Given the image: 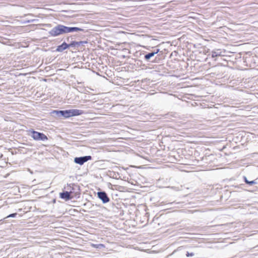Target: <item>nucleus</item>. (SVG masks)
Instances as JSON below:
<instances>
[{
	"mask_svg": "<svg viewBox=\"0 0 258 258\" xmlns=\"http://www.w3.org/2000/svg\"><path fill=\"white\" fill-rule=\"evenodd\" d=\"M79 31L86 33L88 30L78 27H68L62 24H57L48 31V34L51 36L57 37L69 33Z\"/></svg>",
	"mask_w": 258,
	"mask_h": 258,
	"instance_id": "1",
	"label": "nucleus"
},
{
	"mask_svg": "<svg viewBox=\"0 0 258 258\" xmlns=\"http://www.w3.org/2000/svg\"><path fill=\"white\" fill-rule=\"evenodd\" d=\"M144 59L148 62L160 63L164 59L162 51L158 46L153 47V50L145 54Z\"/></svg>",
	"mask_w": 258,
	"mask_h": 258,
	"instance_id": "2",
	"label": "nucleus"
},
{
	"mask_svg": "<svg viewBox=\"0 0 258 258\" xmlns=\"http://www.w3.org/2000/svg\"><path fill=\"white\" fill-rule=\"evenodd\" d=\"M28 132V135L35 141H44L48 140L47 137L43 133L37 132L32 128L29 130Z\"/></svg>",
	"mask_w": 258,
	"mask_h": 258,
	"instance_id": "3",
	"label": "nucleus"
},
{
	"mask_svg": "<svg viewBox=\"0 0 258 258\" xmlns=\"http://www.w3.org/2000/svg\"><path fill=\"white\" fill-rule=\"evenodd\" d=\"M92 159V157L90 155L76 157L74 159V162L77 164L80 165H83L85 163L87 162L89 160H91Z\"/></svg>",
	"mask_w": 258,
	"mask_h": 258,
	"instance_id": "4",
	"label": "nucleus"
},
{
	"mask_svg": "<svg viewBox=\"0 0 258 258\" xmlns=\"http://www.w3.org/2000/svg\"><path fill=\"white\" fill-rule=\"evenodd\" d=\"M97 197L100 199L103 204H106L110 201V198L105 191H99L97 193Z\"/></svg>",
	"mask_w": 258,
	"mask_h": 258,
	"instance_id": "5",
	"label": "nucleus"
},
{
	"mask_svg": "<svg viewBox=\"0 0 258 258\" xmlns=\"http://www.w3.org/2000/svg\"><path fill=\"white\" fill-rule=\"evenodd\" d=\"M71 47V43H67L65 41L63 42L61 44L56 47L55 51L56 52H62L64 50Z\"/></svg>",
	"mask_w": 258,
	"mask_h": 258,
	"instance_id": "6",
	"label": "nucleus"
},
{
	"mask_svg": "<svg viewBox=\"0 0 258 258\" xmlns=\"http://www.w3.org/2000/svg\"><path fill=\"white\" fill-rule=\"evenodd\" d=\"M68 111L69 117L82 115L84 113V110L77 109H68Z\"/></svg>",
	"mask_w": 258,
	"mask_h": 258,
	"instance_id": "7",
	"label": "nucleus"
},
{
	"mask_svg": "<svg viewBox=\"0 0 258 258\" xmlns=\"http://www.w3.org/2000/svg\"><path fill=\"white\" fill-rule=\"evenodd\" d=\"M59 198L61 199L68 201L73 199V196L71 195L70 192L63 191L59 193Z\"/></svg>",
	"mask_w": 258,
	"mask_h": 258,
	"instance_id": "8",
	"label": "nucleus"
},
{
	"mask_svg": "<svg viewBox=\"0 0 258 258\" xmlns=\"http://www.w3.org/2000/svg\"><path fill=\"white\" fill-rule=\"evenodd\" d=\"M71 47H74V48H79L81 46H83L85 44H87L88 42L87 41H72L71 42Z\"/></svg>",
	"mask_w": 258,
	"mask_h": 258,
	"instance_id": "9",
	"label": "nucleus"
},
{
	"mask_svg": "<svg viewBox=\"0 0 258 258\" xmlns=\"http://www.w3.org/2000/svg\"><path fill=\"white\" fill-rule=\"evenodd\" d=\"M221 49H216L213 50L211 52V56L212 58H215L218 56H221L223 55L222 54Z\"/></svg>",
	"mask_w": 258,
	"mask_h": 258,
	"instance_id": "10",
	"label": "nucleus"
},
{
	"mask_svg": "<svg viewBox=\"0 0 258 258\" xmlns=\"http://www.w3.org/2000/svg\"><path fill=\"white\" fill-rule=\"evenodd\" d=\"M243 180H244V182L246 184H248L249 185H252L253 184H255L257 183V182L255 181V180H251V181H249V180H248L247 179L246 177L245 176H243Z\"/></svg>",
	"mask_w": 258,
	"mask_h": 258,
	"instance_id": "11",
	"label": "nucleus"
},
{
	"mask_svg": "<svg viewBox=\"0 0 258 258\" xmlns=\"http://www.w3.org/2000/svg\"><path fill=\"white\" fill-rule=\"evenodd\" d=\"M68 112H69L68 109L61 110L60 117H62L64 118H69V113Z\"/></svg>",
	"mask_w": 258,
	"mask_h": 258,
	"instance_id": "12",
	"label": "nucleus"
},
{
	"mask_svg": "<svg viewBox=\"0 0 258 258\" xmlns=\"http://www.w3.org/2000/svg\"><path fill=\"white\" fill-rule=\"evenodd\" d=\"M51 113L53 114L52 116L60 117L61 110H54L51 112Z\"/></svg>",
	"mask_w": 258,
	"mask_h": 258,
	"instance_id": "13",
	"label": "nucleus"
},
{
	"mask_svg": "<svg viewBox=\"0 0 258 258\" xmlns=\"http://www.w3.org/2000/svg\"><path fill=\"white\" fill-rule=\"evenodd\" d=\"M93 246L96 248L101 249L102 248H104L105 245L103 244H93Z\"/></svg>",
	"mask_w": 258,
	"mask_h": 258,
	"instance_id": "14",
	"label": "nucleus"
},
{
	"mask_svg": "<svg viewBox=\"0 0 258 258\" xmlns=\"http://www.w3.org/2000/svg\"><path fill=\"white\" fill-rule=\"evenodd\" d=\"M17 215V213L10 214L9 215H8L5 219H7V218H15Z\"/></svg>",
	"mask_w": 258,
	"mask_h": 258,
	"instance_id": "15",
	"label": "nucleus"
},
{
	"mask_svg": "<svg viewBox=\"0 0 258 258\" xmlns=\"http://www.w3.org/2000/svg\"><path fill=\"white\" fill-rule=\"evenodd\" d=\"M195 255V253L194 252H190L189 251H186V253H185V255L187 256V257H189V256H192Z\"/></svg>",
	"mask_w": 258,
	"mask_h": 258,
	"instance_id": "16",
	"label": "nucleus"
},
{
	"mask_svg": "<svg viewBox=\"0 0 258 258\" xmlns=\"http://www.w3.org/2000/svg\"><path fill=\"white\" fill-rule=\"evenodd\" d=\"M35 21V20H28L27 22L28 23H31V22H33Z\"/></svg>",
	"mask_w": 258,
	"mask_h": 258,
	"instance_id": "17",
	"label": "nucleus"
},
{
	"mask_svg": "<svg viewBox=\"0 0 258 258\" xmlns=\"http://www.w3.org/2000/svg\"><path fill=\"white\" fill-rule=\"evenodd\" d=\"M124 214L123 211H122L120 212V213L119 214L120 215H123Z\"/></svg>",
	"mask_w": 258,
	"mask_h": 258,
	"instance_id": "18",
	"label": "nucleus"
},
{
	"mask_svg": "<svg viewBox=\"0 0 258 258\" xmlns=\"http://www.w3.org/2000/svg\"><path fill=\"white\" fill-rule=\"evenodd\" d=\"M47 26H50V25H51V24H47Z\"/></svg>",
	"mask_w": 258,
	"mask_h": 258,
	"instance_id": "19",
	"label": "nucleus"
},
{
	"mask_svg": "<svg viewBox=\"0 0 258 258\" xmlns=\"http://www.w3.org/2000/svg\"><path fill=\"white\" fill-rule=\"evenodd\" d=\"M69 37H68L67 38V40L69 41Z\"/></svg>",
	"mask_w": 258,
	"mask_h": 258,
	"instance_id": "20",
	"label": "nucleus"
},
{
	"mask_svg": "<svg viewBox=\"0 0 258 258\" xmlns=\"http://www.w3.org/2000/svg\"><path fill=\"white\" fill-rule=\"evenodd\" d=\"M53 202L54 203L55 202V200H53Z\"/></svg>",
	"mask_w": 258,
	"mask_h": 258,
	"instance_id": "21",
	"label": "nucleus"
},
{
	"mask_svg": "<svg viewBox=\"0 0 258 258\" xmlns=\"http://www.w3.org/2000/svg\"><path fill=\"white\" fill-rule=\"evenodd\" d=\"M2 221V220H0V221Z\"/></svg>",
	"mask_w": 258,
	"mask_h": 258,
	"instance_id": "22",
	"label": "nucleus"
}]
</instances>
